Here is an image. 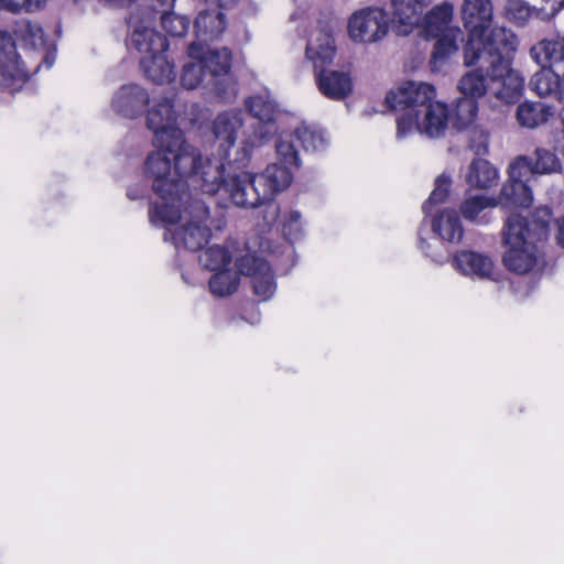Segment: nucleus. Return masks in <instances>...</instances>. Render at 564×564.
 I'll use <instances>...</instances> for the list:
<instances>
[{
	"label": "nucleus",
	"instance_id": "f03ea898",
	"mask_svg": "<svg viewBox=\"0 0 564 564\" xmlns=\"http://www.w3.org/2000/svg\"><path fill=\"white\" fill-rule=\"evenodd\" d=\"M452 177L446 172L434 181V188L422 204L424 217L417 228L416 247L433 263H451L453 269L473 280H494L495 262L482 251L463 248L451 251L448 246L459 243L465 229L454 208H444L432 216L436 206L444 204L451 193Z\"/></svg>",
	"mask_w": 564,
	"mask_h": 564
},
{
	"label": "nucleus",
	"instance_id": "603ef678",
	"mask_svg": "<svg viewBox=\"0 0 564 564\" xmlns=\"http://www.w3.org/2000/svg\"><path fill=\"white\" fill-rule=\"evenodd\" d=\"M546 3H552L553 10H560L564 6V0H543Z\"/></svg>",
	"mask_w": 564,
	"mask_h": 564
},
{
	"label": "nucleus",
	"instance_id": "6e6d98bb",
	"mask_svg": "<svg viewBox=\"0 0 564 564\" xmlns=\"http://www.w3.org/2000/svg\"><path fill=\"white\" fill-rule=\"evenodd\" d=\"M227 145H228V148L225 150L224 159H228V156L230 155V150L232 148H235L236 143L230 142V143H227Z\"/></svg>",
	"mask_w": 564,
	"mask_h": 564
},
{
	"label": "nucleus",
	"instance_id": "1a4fd4ad",
	"mask_svg": "<svg viewBox=\"0 0 564 564\" xmlns=\"http://www.w3.org/2000/svg\"><path fill=\"white\" fill-rule=\"evenodd\" d=\"M162 203L152 202L149 205V220L155 227L166 228L181 223L186 217V223L206 224L210 216L208 204L200 197L186 189L180 199H161Z\"/></svg>",
	"mask_w": 564,
	"mask_h": 564
},
{
	"label": "nucleus",
	"instance_id": "e433bc0d",
	"mask_svg": "<svg viewBox=\"0 0 564 564\" xmlns=\"http://www.w3.org/2000/svg\"><path fill=\"white\" fill-rule=\"evenodd\" d=\"M536 14V8L525 0H506L503 4V17L517 26L527 25Z\"/></svg>",
	"mask_w": 564,
	"mask_h": 564
},
{
	"label": "nucleus",
	"instance_id": "2eb2a0df",
	"mask_svg": "<svg viewBox=\"0 0 564 564\" xmlns=\"http://www.w3.org/2000/svg\"><path fill=\"white\" fill-rule=\"evenodd\" d=\"M306 58L315 72L329 65L336 55V44L332 28L327 22H318L308 33L305 48Z\"/></svg>",
	"mask_w": 564,
	"mask_h": 564
},
{
	"label": "nucleus",
	"instance_id": "864d4df0",
	"mask_svg": "<svg viewBox=\"0 0 564 564\" xmlns=\"http://www.w3.org/2000/svg\"><path fill=\"white\" fill-rule=\"evenodd\" d=\"M217 2V6L219 8H228V7H231L234 6L237 0H215Z\"/></svg>",
	"mask_w": 564,
	"mask_h": 564
},
{
	"label": "nucleus",
	"instance_id": "b1692460",
	"mask_svg": "<svg viewBox=\"0 0 564 564\" xmlns=\"http://www.w3.org/2000/svg\"><path fill=\"white\" fill-rule=\"evenodd\" d=\"M464 63L466 66H477L475 69L466 73L458 82V90L463 96L478 99L485 96L494 86L492 68L482 65L479 61L468 63L464 53Z\"/></svg>",
	"mask_w": 564,
	"mask_h": 564
},
{
	"label": "nucleus",
	"instance_id": "4c0bfd02",
	"mask_svg": "<svg viewBox=\"0 0 564 564\" xmlns=\"http://www.w3.org/2000/svg\"><path fill=\"white\" fill-rule=\"evenodd\" d=\"M14 35L25 47L39 50L44 47V33L42 28L28 20H21L15 23Z\"/></svg>",
	"mask_w": 564,
	"mask_h": 564
},
{
	"label": "nucleus",
	"instance_id": "5fc2aeb1",
	"mask_svg": "<svg viewBox=\"0 0 564 564\" xmlns=\"http://www.w3.org/2000/svg\"><path fill=\"white\" fill-rule=\"evenodd\" d=\"M55 62L54 55L47 54L44 57V63L46 64V68H51Z\"/></svg>",
	"mask_w": 564,
	"mask_h": 564
},
{
	"label": "nucleus",
	"instance_id": "c85d7f7f",
	"mask_svg": "<svg viewBox=\"0 0 564 564\" xmlns=\"http://www.w3.org/2000/svg\"><path fill=\"white\" fill-rule=\"evenodd\" d=\"M454 15L453 4L443 2L431 9L425 15H422V21L419 28L429 36L437 37L443 33L449 32L451 23Z\"/></svg>",
	"mask_w": 564,
	"mask_h": 564
},
{
	"label": "nucleus",
	"instance_id": "7c9ffc66",
	"mask_svg": "<svg viewBox=\"0 0 564 564\" xmlns=\"http://www.w3.org/2000/svg\"><path fill=\"white\" fill-rule=\"evenodd\" d=\"M499 180L498 169L488 160L475 158L468 165L466 183L473 188L487 189L497 185Z\"/></svg>",
	"mask_w": 564,
	"mask_h": 564
},
{
	"label": "nucleus",
	"instance_id": "473e14b6",
	"mask_svg": "<svg viewBox=\"0 0 564 564\" xmlns=\"http://www.w3.org/2000/svg\"><path fill=\"white\" fill-rule=\"evenodd\" d=\"M553 116V108L543 102L527 101L519 105L517 109V120L520 126L525 128H535L549 120Z\"/></svg>",
	"mask_w": 564,
	"mask_h": 564
},
{
	"label": "nucleus",
	"instance_id": "4be33fe9",
	"mask_svg": "<svg viewBox=\"0 0 564 564\" xmlns=\"http://www.w3.org/2000/svg\"><path fill=\"white\" fill-rule=\"evenodd\" d=\"M0 74L12 84L24 83L29 78V69L21 61L11 35L6 31H0Z\"/></svg>",
	"mask_w": 564,
	"mask_h": 564
},
{
	"label": "nucleus",
	"instance_id": "09e8293b",
	"mask_svg": "<svg viewBox=\"0 0 564 564\" xmlns=\"http://www.w3.org/2000/svg\"><path fill=\"white\" fill-rule=\"evenodd\" d=\"M469 150L474 151L477 155H485L489 152V143H468Z\"/></svg>",
	"mask_w": 564,
	"mask_h": 564
},
{
	"label": "nucleus",
	"instance_id": "6e6552de",
	"mask_svg": "<svg viewBox=\"0 0 564 564\" xmlns=\"http://www.w3.org/2000/svg\"><path fill=\"white\" fill-rule=\"evenodd\" d=\"M518 37L512 50L495 46L476 55L468 63L479 61L482 65L492 68L494 95L506 104L518 101L522 95L524 79L519 72L511 68V56L518 48Z\"/></svg>",
	"mask_w": 564,
	"mask_h": 564
},
{
	"label": "nucleus",
	"instance_id": "72a5a7b5",
	"mask_svg": "<svg viewBox=\"0 0 564 564\" xmlns=\"http://www.w3.org/2000/svg\"><path fill=\"white\" fill-rule=\"evenodd\" d=\"M462 31L459 28L451 29L449 32L444 33L435 43L434 51L431 57L432 70L436 72L442 68L445 61L458 51L457 40L460 37Z\"/></svg>",
	"mask_w": 564,
	"mask_h": 564
},
{
	"label": "nucleus",
	"instance_id": "dca6fc26",
	"mask_svg": "<svg viewBox=\"0 0 564 564\" xmlns=\"http://www.w3.org/2000/svg\"><path fill=\"white\" fill-rule=\"evenodd\" d=\"M497 206L508 209L510 213L517 212L519 208H525L517 194L509 193V196H503L501 187L497 196H489L484 193L466 196L459 205V212L456 210V213L460 219L463 217L467 221L475 223L482 210Z\"/></svg>",
	"mask_w": 564,
	"mask_h": 564
},
{
	"label": "nucleus",
	"instance_id": "4468645a",
	"mask_svg": "<svg viewBox=\"0 0 564 564\" xmlns=\"http://www.w3.org/2000/svg\"><path fill=\"white\" fill-rule=\"evenodd\" d=\"M66 176L54 174L45 184L39 206L34 212V221L39 225L51 226L67 206L65 192Z\"/></svg>",
	"mask_w": 564,
	"mask_h": 564
},
{
	"label": "nucleus",
	"instance_id": "3c124183",
	"mask_svg": "<svg viewBox=\"0 0 564 564\" xmlns=\"http://www.w3.org/2000/svg\"><path fill=\"white\" fill-rule=\"evenodd\" d=\"M239 318L241 321L250 323L251 325H256V324H258L260 322V312H259L258 308H256V313H254L252 319H248L245 315H240Z\"/></svg>",
	"mask_w": 564,
	"mask_h": 564
},
{
	"label": "nucleus",
	"instance_id": "ea45409f",
	"mask_svg": "<svg viewBox=\"0 0 564 564\" xmlns=\"http://www.w3.org/2000/svg\"><path fill=\"white\" fill-rule=\"evenodd\" d=\"M250 284L252 293L258 297L259 303L270 301L274 296L278 288L273 268L271 267L269 270L264 271L252 280Z\"/></svg>",
	"mask_w": 564,
	"mask_h": 564
},
{
	"label": "nucleus",
	"instance_id": "58836bf2",
	"mask_svg": "<svg viewBox=\"0 0 564 564\" xmlns=\"http://www.w3.org/2000/svg\"><path fill=\"white\" fill-rule=\"evenodd\" d=\"M478 113V102L476 99L463 96L455 106L453 127L457 130H464L470 127Z\"/></svg>",
	"mask_w": 564,
	"mask_h": 564
},
{
	"label": "nucleus",
	"instance_id": "79ce46f5",
	"mask_svg": "<svg viewBox=\"0 0 564 564\" xmlns=\"http://www.w3.org/2000/svg\"><path fill=\"white\" fill-rule=\"evenodd\" d=\"M242 147L238 148L236 150L237 156L234 161H229V167L230 171L227 170L228 173H236L237 170H241L248 165V163L251 160L253 150L257 145H261L262 143H241ZM246 173L245 171H241L239 174Z\"/></svg>",
	"mask_w": 564,
	"mask_h": 564
},
{
	"label": "nucleus",
	"instance_id": "f704fd0d",
	"mask_svg": "<svg viewBox=\"0 0 564 564\" xmlns=\"http://www.w3.org/2000/svg\"><path fill=\"white\" fill-rule=\"evenodd\" d=\"M272 264L261 254L256 251H247L235 259V268L239 276L245 275L250 279V282L269 270Z\"/></svg>",
	"mask_w": 564,
	"mask_h": 564
},
{
	"label": "nucleus",
	"instance_id": "4d7b16f0",
	"mask_svg": "<svg viewBox=\"0 0 564 564\" xmlns=\"http://www.w3.org/2000/svg\"><path fill=\"white\" fill-rule=\"evenodd\" d=\"M175 0H167V4L173 6Z\"/></svg>",
	"mask_w": 564,
	"mask_h": 564
},
{
	"label": "nucleus",
	"instance_id": "9d476101",
	"mask_svg": "<svg viewBox=\"0 0 564 564\" xmlns=\"http://www.w3.org/2000/svg\"><path fill=\"white\" fill-rule=\"evenodd\" d=\"M449 109L445 102H430L423 116L417 110L403 111L397 118L398 138H414L416 135L431 139L442 138L448 127Z\"/></svg>",
	"mask_w": 564,
	"mask_h": 564
},
{
	"label": "nucleus",
	"instance_id": "de8ad7c7",
	"mask_svg": "<svg viewBox=\"0 0 564 564\" xmlns=\"http://www.w3.org/2000/svg\"><path fill=\"white\" fill-rule=\"evenodd\" d=\"M556 243L564 249V216L556 220Z\"/></svg>",
	"mask_w": 564,
	"mask_h": 564
},
{
	"label": "nucleus",
	"instance_id": "20e7f679",
	"mask_svg": "<svg viewBox=\"0 0 564 564\" xmlns=\"http://www.w3.org/2000/svg\"><path fill=\"white\" fill-rule=\"evenodd\" d=\"M276 162L269 164L260 174L242 173L246 207L256 209L265 206L263 218L275 223L280 217V206L275 196L290 187L294 180L293 170L302 166L300 151L295 143H274Z\"/></svg>",
	"mask_w": 564,
	"mask_h": 564
},
{
	"label": "nucleus",
	"instance_id": "ddd939ff",
	"mask_svg": "<svg viewBox=\"0 0 564 564\" xmlns=\"http://www.w3.org/2000/svg\"><path fill=\"white\" fill-rule=\"evenodd\" d=\"M177 119L173 98L164 97L148 110L147 127L158 141H180L183 131Z\"/></svg>",
	"mask_w": 564,
	"mask_h": 564
},
{
	"label": "nucleus",
	"instance_id": "f257e3e1",
	"mask_svg": "<svg viewBox=\"0 0 564 564\" xmlns=\"http://www.w3.org/2000/svg\"><path fill=\"white\" fill-rule=\"evenodd\" d=\"M160 144L144 162V173L160 199H180L193 186L208 195L223 191L235 206L246 207L242 175L228 173L223 160L214 162L193 143Z\"/></svg>",
	"mask_w": 564,
	"mask_h": 564
},
{
	"label": "nucleus",
	"instance_id": "13d9d810",
	"mask_svg": "<svg viewBox=\"0 0 564 564\" xmlns=\"http://www.w3.org/2000/svg\"><path fill=\"white\" fill-rule=\"evenodd\" d=\"M561 153L564 155V143H563V145L561 148Z\"/></svg>",
	"mask_w": 564,
	"mask_h": 564
},
{
	"label": "nucleus",
	"instance_id": "a18cd8bd",
	"mask_svg": "<svg viewBox=\"0 0 564 564\" xmlns=\"http://www.w3.org/2000/svg\"><path fill=\"white\" fill-rule=\"evenodd\" d=\"M126 196L130 199V200H141V199H144L147 197L150 198L147 189L143 187V186H139V185H132V186H129L126 191Z\"/></svg>",
	"mask_w": 564,
	"mask_h": 564
},
{
	"label": "nucleus",
	"instance_id": "c756f323",
	"mask_svg": "<svg viewBox=\"0 0 564 564\" xmlns=\"http://www.w3.org/2000/svg\"><path fill=\"white\" fill-rule=\"evenodd\" d=\"M140 66L147 78L158 85L169 84L176 76L174 65L167 59L165 53L141 57Z\"/></svg>",
	"mask_w": 564,
	"mask_h": 564
},
{
	"label": "nucleus",
	"instance_id": "c03bdc74",
	"mask_svg": "<svg viewBox=\"0 0 564 564\" xmlns=\"http://www.w3.org/2000/svg\"><path fill=\"white\" fill-rule=\"evenodd\" d=\"M44 3L45 0H0V8L11 12L35 11L41 9Z\"/></svg>",
	"mask_w": 564,
	"mask_h": 564
},
{
	"label": "nucleus",
	"instance_id": "a878e982",
	"mask_svg": "<svg viewBox=\"0 0 564 564\" xmlns=\"http://www.w3.org/2000/svg\"><path fill=\"white\" fill-rule=\"evenodd\" d=\"M319 91L327 98L341 100L352 90V82L348 73L341 70L315 72Z\"/></svg>",
	"mask_w": 564,
	"mask_h": 564
},
{
	"label": "nucleus",
	"instance_id": "c9c22d12",
	"mask_svg": "<svg viewBox=\"0 0 564 564\" xmlns=\"http://www.w3.org/2000/svg\"><path fill=\"white\" fill-rule=\"evenodd\" d=\"M242 128L240 112H223L217 116L213 124L214 135L218 141H236Z\"/></svg>",
	"mask_w": 564,
	"mask_h": 564
},
{
	"label": "nucleus",
	"instance_id": "f8f14e48",
	"mask_svg": "<svg viewBox=\"0 0 564 564\" xmlns=\"http://www.w3.org/2000/svg\"><path fill=\"white\" fill-rule=\"evenodd\" d=\"M347 29L350 40L355 43L379 42L389 30L387 13L378 7L360 9L350 15Z\"/></svg>",
	"mask_w": 564,
	"mask_h": 564
},
{
	"label": "nucleus",
	"instance_id": "412c9836",
	"mask_svg": "<svg viewBox=\"0 0 564 564\" xmlns=\"http://www.w3.org/2000/svg\"><path fill=\"white\" fill-rule=\"evenodd\" d=\"M164 229V241H170L177 250L181 248L189 251L203 250L213 237V231L207 224L185 223L175 230L169 227Z\"/></svg>",
	"mask_w": 564,
	"mask_h": 564
},
{
	"label": "nucleus",
	"instance_id": "0eeeda50",
	"mask_svg": "<svg viewBox=\"0 0 564 564\" xmlns=\"http://www.w3.org/2000/svg\"><path fill=\"white\" fill-rule=\"evenodd\" d=\"M535 159L527 154L517 155L508 166V181L502 185V195L517 194L521 204L529 208L533 203V191L525 176L561 173L562 162L555 152L536 148Z\"/></svg>",
	"mask_w": 564,
	"mask_h": 564
},
{
	"label": "nucleus",
	"instance_id": "9b49d317",
	"mask_svg": "<svg viewBox=\"0 0 564 564\" xmlns=\"http://www.w3.org/2000/svg\"><path fill=\"white\" fill-rule=\"evenodd\" d=\"M205 269L213 271L208 280L209 292L218 299H226L240 286V276L231 269L232 253L225 245L208 246L199 256Z\"/></svg>",
	"mask_w": 564,
	"mask_h": 564
},
{
	"label": "nucleus",
	"instance_id": "39448f33",
	"mask_svg": "<svg viewBox=\"0 0 564 564\" xmlns=\"http://www.w3.org/2000/svg\"><path fill=\"white\" fill-rule=\"evenodd\" d=\"M192 59L183 66L181 82L187 89H195L203 82L207 69L213 89L224 102L235 100L238 94L237 82L230 74L231 53L228 48L209 50L198 43H192L187 50Z\"/></svg>",
	"mask_w": 564,
	"mask_h": 564
},
{
	"label": "nucleus",
	"instance_id": "49530a36",
	"mask_svg": "<svg viewBox=\"0 0 564 564\" xmlns=\"http://www.w3.org/2000/svg\"><path fill=\"white\" fill-rule=\"evenodd\" d=\"M329 143H301L305 154L323 155Z\"/></svg>",
	"mask_w": 564,
	"mask_h": 564
},
{
	"label": "nucleus",
	"instance_id": "8fccbe9b",
	"mask_svg": "<svg viewBox=\"0 0 564 564\" xmlns=\"http://www.w3.org/2000/svg\"><path fill=\"white\" fill-rule=\"evenodd\" d=\"M108 4L115 7H128L135 2V0H105Z\"/></svg>",
	"mask_w": 564,
	"mask_h": 564
},
{
	"label": "nucleus",
	"instance_id": "6ab92c4d",
	"mask_svg": "<svg viewBox=\"0 0 564 564\" xmlns=\"http://www.w3.org/2000/svg\"><path fill=\"white\" fill-rule=\"evenodd\" d=\"M129 24L132 28L129 47L135 50L140 54V58L145 57V55H156L166 52L169 47L167 41L161 33L155 31L152 21H137V17L131 15Z\"/></svg>",
	"mask_w": 564,
	"mask_h": 564
},
{
	"label": "nucleus",
	"instance_id": "7ed1b4c3",
	"mask_svg": "<svg viewBox=\"0 0 564 564\" xmlns=\"http://www.w3.org/2000/svg\"><path fill=\"white\" fill-rule=\"evenodd\" d=\"M552 218L553 209L549 205L536 207L528 216L509 213L501 230L502 263L509 272L519 275L544 272L546 260L540 243L550 237Z\"/></svg>",
	"mask_w": 564,
	"mask_h": 564
},
{
	"label": "nucleus",
	"instance_id": "cd10ccee",
	"mask_svg": "<svg viewBox=\"0 0 564 564\" xmlns=\"http://www.w3.org/2000/svg\"><path fill=\"white\" fill-rule=\"evenodd\" d=\"M530 88L540 97H555L564 101V75L560 77L550 66L542 65L530 79Z\"/></svg>",
	"mask_w": 564,
	"mask_h": 564
},
{
	"label": "nucleus",
	"instance_id": "bb28decb",
	"mask_svg": "<svg viewBox=\"0 0 564 564\" xmlns=\"http://www.w3.org/2000/svg\"><path fill=\"white\" fill-rule=\"evenodd\" d=\"M198 43L217 40L226 29L225 15L217 8L200 11L194 23Z\"/></svg>",
	"mask_w": 564,
	"mask_h": 564
},
{
	"label": "nucleus",
	"instance_id": "423d86ee",
	"mask_svg": "<svg viewBox=\"0 0 564 564\" xmlns=\"http://www.w3.org/2000/svg\"><path fill=\"white\" fill-rule=\"evenodd\" d=\"M462 18L468 32L465 45L467 61L495 46L512 50L517 35L505 26L491 28L494 4L491 0H464Z\"/></svg>",
	"mask_w": 564,
	"mask_h": 564
},
{
	"label": "nucleus",
	"instance_id": "2f4dec72",
	"mask_svg": "<svg viewBox=\"0 0 564 564\" xmlns=\"http://www.w3.org/2000/svg\"><path fill=\"white\" fill-rule=\"evenodd\" d=\"M532 59L539 65L550 66L564 61V35L543 39L530 50Z\"/></svg>",
	"mask_w": 564,
	"mask_h": 564
},
{
	"label": "nucleus",
	"instance_id": "37998d69",
	"mask_svg": "<svg viewBox=\"0 0 564 564\" xmlns=\"http://www.w3.org/2000/svg\"><path fill=\"white\" fill-rule=\"evenodd\" d=\"M297 141H323L326 137L324 129L315 123H300L293 131Z\"/></svg>",
	"mask_w": 564,
	"mask_h": 564
},
{
	"label": "nucleus",
	"instance_id": "5701e85b",
	"mask_svg": "<svg viewBox=\"0 0 564 564\" xmlns=\"http://www.w3.org/2000/svg\"><path fill=\"white\" fill-rule=\"evenodd\" d=\"M426 6L424 0H390V12L398 33L408 35L419 28Z\"/></svg>",
	"mask_w": 564,
	"mask_h": 564
},
{
	"label": "nucleus",
	"instance_id": "a19ab883",
	"mask_svg": "<svg viewBox=\"0 0 564 564\" xmlns=\"http://www.w3.org/2000/svg\"><path fill=\"white\" fill-rule=\"evenodd\" d=\"M161 23L163 29L171 36H183L189 29V20L185 15H178L174 12H164L161 15Z\"/></svg>",
	"mask_w": 564,
	"mask_h": 564
},
{
	"label": "nucleus",
	"instance_id": "f3484780",
	"mask_svg": "<svg viewBox=\"0 0 564 564\" xmlns=\"http://www.w3.org/2000/svg\"><path fill=\"white\" fill-rule=\"evenodd\" d=\"M151 100L149 91L140 84L129 83L121 85L112 95L110 107L119 116L139 118Z\"/></svg>",
	"mask_w": 564,
	"mask_h": 564
},
{
	"label": "nucleus",
	"instance_id": "aec40b11",
	"mask_svg": "<svg viewBox=\"0 0 564 564\" xmlns=\"http://www.w3.org/2000/svg\"><path fill=\"white\" fill-rule=\"evenodd\" d=\"M281 234L289 243L290 252L281 258L276 269L281 275H289L299 262V254L294 248L305 237V230L302 223V213L297 209H291L284 214L281 221Z\"/></svg>",
	"mask_w": 564,
	"mask_h": 564
},
{
	"label": "nucleus",
	"instance_id": "393cba45",
	"mask_svg": "<svg viewBox=\"0 0 564 564\" xmlns=\"http://www.w3.org/2000/svg\"><path fill=\"white\" fill-rule=\"evenodd\" d=\"M245 106L258 120L256 137L260 140L272 139L276 133L274 102L265 96H253L245 101Z\"/></svg>",
	"mask_w": 564,
	"mask_h": 564
},
{
	"label": "nucleus",
	"instance_id": "a211bd4d",
	"mask_svg": "<svg viewBox=\"0 0 564 564\" xmlns=\"http://www.w3.org/2000/svg\"><path fill=\"white\" fill-rule=\"evenodd\" d=\"M436 96L433 85L424 82L409 80L390 91L386 101L393 109L416 110L415 107L432 102Z\"/></svg>",
	"mask_w": 564,
	"mask_h": 564
}]
</instances>
